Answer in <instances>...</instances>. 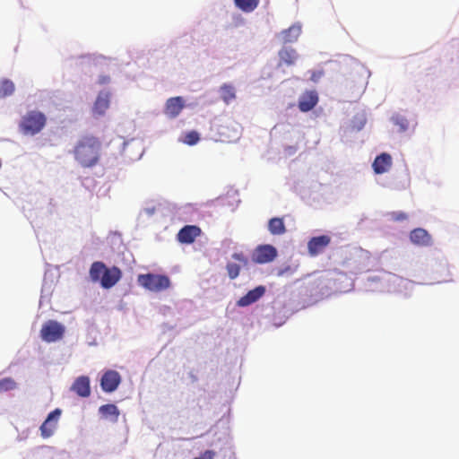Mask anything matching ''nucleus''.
Returning a JSON list of instances; mask_svg holds the SVG:
<instances>
[{"label":"nucleus","instance_id":"f257e3e1","mask_svg":"<svg viewBox=\"0 0 459 459\" xmlns=\"http://www.w3.org/2000/svg\"><path fill=\"white\" fill-rule=\"evenodd\" d=\"M101 143L93 135H84L76 143L73 153L75 160L83 168L95 166L100 160Z\"/></svg>","mask_w":459,"mask_h":459},{"label":"nucleus","instance_id":"f03ea898","mask_svg":"<svg viewBox=\"0 0 459 459\" xmlns=\"http://www.w3.org/2000/svg\"><path fill=\"white\" fill-rule=\"evenodd\" d=\"M47 124V117L39 110H30L23 115L19 122V131L27 136L40 133Z\"/></svg>","mask_w":459,"mask_h":459},{"label":"nucleus","instance_id":"7ed1b4c3","mask_svg":"<svg viewBox=\"0 0 459 459\" xmlns=\"http://www.w3.org/2000/svg\"><path fill=\"white\" fill-rule=\"evenodd\" d=\"M138 283L144 289L153 291L160 292L167 290L170 286V280L166 275L146 273L140 274L138 276Z\"/></svg>","mask_w":459,"mask_h":459},{"label":"nucleus","instance_id":"20e7f679","mask_svg":"<svg viewBox=\"0 0 459 459\" xmlns=\"http://www.w3.org/2000/svg\"><path fill=\"white\" fill-rule=\"evenodd\" d=\"M65 326L55 320L47 321L41 327L40 337L47 342H55L63 338Z\"/></svg>","mask_w":459,"mask_h":459},{"label":"nucleus","instance_id":"39448f33","mask_svg":"<svg viewBox=\"0 0 459 459\" xmlns=\"http://www.w3.org/2000/svg\"><path fill=\"white\" fill-rule=\"evenodd\" d=\"M277 256V250L271 245L258 246L253 252L252 260L256 264H267Z\"/></svg>","mask_w":459,"mask_h":459},{"label":"nucleus","instance_id":"423d86ee","mask_svg":"<svg viewBox=\"0 0 459 459\" xmlns=\"http://www.w3.org/2000/svg\"><path fill=\"white\" fill-rule=\"evenodd\" d=\"M331 237L328 235H321L313 237L307 242V250L311 256H316L323 253L325 249L330 245Z\"/></svg>","mask_w":459,"mask_h":459},{"label":"nucleus","instance_id":"0eeeda50","mask_svg":"<svg viewBox=\"0 0 459 459\" xmlns=\"http://www.w3.org/2000/svg\"><path fill=\"white\" fill-rule=\"evenodd\" d=\"M232 258L238 263L229 262L226 270L230 279L234 280L239 275L241 267L247 266L248 259L243 253H234Z\"/></svg>","mask_w":459,"mask_h":459},{"label":"nucleus","instance_id":"6e6552de","mask_svg":"<svg viewBox=\"0 0 459 459\" xmlns=\"http://www.w3.org/2000/svg\"><path fill=\"white\" fill-rule=\"evenodd\" d=\"M61 410L56 409L51 411L46 420L40 426V434L42 437L48 438L51 437L54 433V430L56 428L57 421L61 415Z\"/></svg>","mask_w":459,"mask_h":459},{"label":"nucleus","instance_id":"1a4fd4ad","mask_svg":"<svg viewBox=\"0 0 459 459\" xmlns=\"http://www.w3.org/2000/svg\"><path fill=\"white\" fill-rule=\"evenodd\" d=\"M121 382V377L118 372L115 370L106 371L100 380V385L104 392H114Z\"/></svg>","mask_w":459,"mask_h":459},{"label":"nucleus","instance_id":"9d476101","mask_svg":"<svg viewBox=\"0 0 459 459\" xmlns=\"http://www.w3.org/2000/svg\"><path fill=\"white\" fill-rule=\"evenodd\" d=\"M185 108V101L182 97H172L167 100L164 113L169 118L177 117Z\"/></svg>","mask_w":459,"mask_h":459},{"label":"nucleus","instance_id":"9b49d317","mask_svg":"<svg viewBox=\"0 0 459 459\" xmlns=\"http://www.w3.org/2000/svg\"><path fill=\"white\" fill-rule=\"evenodd\" d=\"M201 229L195 225H186L178 233V240L180 243L191 244L201 235Z\"/></svg>","mask_w":459,"mask_h":459},{"label":"nucleus","instance_id":"f8f14e48","mask_svg":"<svg viewBox=\"0 0 459 459\" xmlns=\"http://www.w3.org/2000/svg\"><path fill=\"white\" fill-rule=\"evenodd\" d=\"M121 276L122 273L118 267H106L105 273H103V275L101 276L100 284L103 288L109 289L116 285V283L120 280Z\"/></svg>","mask_w":459,"mask_h":459},{"label":"nucleus","instance_id":"ddd939ff","mask_svg":"<svg viewBox=\"0 0 459 459\" xmlns=\"http://www.w3.org/2000/svg\"><path fill=\"white\" fill-rule=\"evenodd\" d=\"M265 293V288L264 286H257L255 289L249 290L245 296L241 297L238 301V307H247L256 302Z\"/></svg>","mask_w":459,"mask_h":459},{"label":"nucleus","instance_id":"4468645a","mask_svg":"<svg viewBox=\"0 0 459 459\" xmlns=\"http://www.w3.org/2000/svg\"><path fill=\"white\" fill-rule=\"evenodd\" d=\"M71 389L81 397L86 398L90 396L91 387L89 377L86 376L77 377Z\"/></svg>","mask_w":459,"mask_h":459},{"label":"nucleus","instance_id":"2eb2a0df","mask_svg":"<svg viewBox=\"0 0 459 459\" xmlns=\"http://www.w3.org/2000/svg\"><path fill=\"white\" fill-rule=\"evenodd\" d=\"M318 97L315 91L305 92L299 100V108L302 112L310 111L317 104Z\"/></svg>","mask_w":459,"mask_h":459},{"label":"nucleus","instance_id":"dca6fc26","mask_svg":"<svg viewBox=\"0 0 459 459\" xmlns=\"http://www.w3.org/2000/svg\"><path fill=\"white\" fill-rule=\"evenodd\" d=\"M392 157L388 153H382L376 157L372 167L376 174H383L391 168Z\"/></svg>","mask_w":459,"mask_h":459},{"label":"nucleus","instance_id":"f3484780","mask_svg":"<svg viewBox=\"0 0 459 459\" xmlns=\"http://www.w3.org/2000/svg\"><path fill=\"white\" fill-rule=\"evenodd\" d=\"M412 243L419 246H429L431 244V237L424 229L418 228L413 230L410 234Z\"/></svg>","mask_w":459,"mask_h":459},{"label":"nucleus","instance_id":"a211bd4d","mask_svg":"<svg viewBox=\"0 0 459 459\" xmlns=\"http://www.w3.org/2000/svg\"><path fill=\"white\" fill-rule=\"evenodd\" d=\"M99 412L103 419L108 420L114 423L118 420L120 415L118 408L113 403L101 405L99 408Z\"/></svg>","mask_w":459,"mask_h":459},{"label":"nucleus","instance_id":"6ab92c4d","mask_svg":"<svg viewBox=\"0 0 459 459\" xmlns=\"http://www.w3.org/2000/svg\"><path fill=\"white\" fill-rule=\"evenodd\" d=\"M280 64H285L287 65H292L298 59V54L292 48L286 47L282 48L279 51Z\"/></svg>","mask_w":459,"mask_h":459},{"label":"nucleus","instance_id":"aec40b11","mask_svg":"<svg viewBox=\"0 0 459 459\" xmlns=\"http://www.w3.org/2000/svg\"><path fill=\"white\" fill-rule=\"evenodd\" d=\"M110 95L108 92H100L94 103L93 110L98 115H103L109 107Z\"/></svg>","mask_w":459,"mask_h":459},{"label":"nucleus","instance_id":"412c9836","mask_svg":"<svg viewBox=\"0 0 459 459\" xmlns=\"http://www.w3.org/2000/svg\"><path fill=\"white\" fill-rule=\"evenodd\" d=\"M268 230L272 235H283L286 232V227L282 218L274 217L268 221Z\"/></svg>","mask_w":459,"mask_h":459},{"label":"nucleus","instance_id":"4be33fe9","mask_svg":"<svg viewBox=\"0 0 459 459\" xmlns=\"http://www.w3.org/2000/svg\"><path fill=\"white\" fill-rule=\"evenodd\" d=\"M106 265L102 262H94L90 268V277L93 281H100L103 273H105Z\"/></svg>","mask_w":459,"mask_h":459},{"label":"nucleus","instance_id":"5701e85b","mask_svg":"<svg viewBox=\"0 0 459 459\" xmlns=\"http://www.w3.org/2000/svg\"><path fill=\"white\" fill-rule=\"evenodd\" d=\"M301 28L300 26H290L289 29L281 31V35L283 38V41L286 42H293L296 41L300 35Z\"/></svg>","mask_w":459,"mask_h":459},{"label":"nucleus","instance_id":"b1692460","mask_svg":"<svg viewBox=\"0 0 459 459\" xmlns=\"http://www.w3.org/2000/svg\"><path fill=\"white\" fill-rule=\"evenodd\" d=\"M15 91L14 83L9 79H2L0 81V99L11 96Z\"/></svg>","mask_w":459,"mask_h":459},{"label":"nucleus","instance_id":"393cba45","mask_svg":"<svg viewBox=\"0 0 459 459\" xmlns=\"http://www.w3.org/2000/svg\"><path fill=\"white\" fill-rule=\"evenodd\" d=\"M236 6L244 13L253 12L259 4V0H234Z\"/></svg>","mask_w":459,"mask_h":459},{"label":"nucleus","instance_id":"a878e982","mask_svg":"<svg viewBox=\"0 0 459 459\" xmlns=\"http://www.w3.org/2000/svg\"><path fill=\"white\" fill-rule=\"evenodd\" d=\"M220 91H221V99L227 104L230 103L232 100H234L236 98L235 89L230 84H226V83L223 84L221 87Z\"/></svg>","mask_w":459,"mask_h":459},{"label":"nucleus","instance_id":"bb28decb","mask_svg":"<svg viewBox=\"0 0 459 459\" xmlns=\"http://www.w3.org/2000/svg\"><path fill=\"white\" fill-rule=\"evenodd\" d=\"M17 383L12 377H4L0 379V393L14 390Z\"/></svg>","mask_w":459,"mask_h":459},{"label":"nucleus","instance_id":"cd10ccee","mask_svg":"<svg viewBox=\"0 0 459 459\" xmlns=\"http://www.w3.org/2000/svg\"><path fill=\"white\" fill-rule=\"evenodd\" d=\"M200 140L199 134L196 131H190L185 134L184 142L188 145H194Z\"/></svg>","mask_w":459,"mask_h":459},{"label":"nucleus","instance_id":"c85d7f7f","mask_svg":"<svg viewBox=\"0 0 459 459\" xmlns=\"http://www.w3.org/2000/svg\"><path fill=\"white\" fill-rule=\"evenodd\" d=\"M390 216L395 221H402L407 219V214L403 212H393L390 213Z\"/></svg>","mask_w":459,"mask_h":459},{"label":"nucleus","instance_id":"c756f323","mask_svg":"<svg viewBox=\"0 0 459 459\" xmlns=\"http://www.w3.org/2000/svg\"><path fill=\"white\" fill-rule=\"evenodd\" d=\"M323 71H312L310 80L316 82L323 75Z\"/></svg>","mask_w":459,"mask_h":459},{"label":"nucleus","instance_id":"7c9ffc66","mask_svg":"<svg viewBox=\"0 0 459 459\" xmlns=\"http://www.w3.org/2000/svg\"><path fill=\"white\" fill-rule=\"evenodd\" d=\"M215 452L212 450H206L203 453L201 459H213Z\"/></svg>","mask_w":459,"mask_h":459},{"label":"nucleus","instance_id":"2f4dec72","mask_svg":"<svg viewBox=\"0 0 459 459\" xmlns=\"http://www.w3.org/2000/svg\"><path fill=\"white\" fill-rule=\"evenodd\" d=\"M109 81H110V78L108 75H101L99 78L100 84H106V83L109 82Z\"/></svg>","mask_w":459,"mask_h":459}]
</instances>
